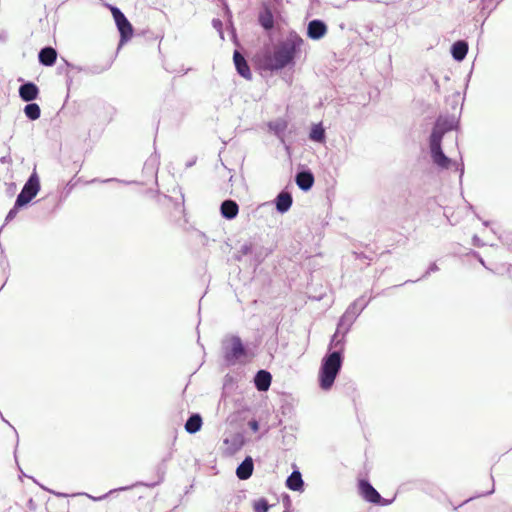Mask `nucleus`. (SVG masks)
<instances>
[{
	"instance_id": "4c0bfd02",
	"label": "nucleus",
	"mask_w": 512,
	"mask_h": 512,
	"mask_svg": "<svg viewBox=\"0 0 512 512\" xmlns=\"http://www.w3.org/2000/svg\"><path fill=\"white\" fill-rule=\"evenodd\" d=\"M254 246L255 245L252 242H245L244 244L241 245L239 253H241V255L244 256L253 254Z\"/></svg>"
},
{
	"instance_id": "c756f323",
	"label": "nucleus",
	"mask_w": 512,
	"mask_h": 512,
	"mask_svg": "<svg viewBox=\"0 0 512 512\" xmlns=\"http://www.w3.org/2000/svg\"><path fill=\"white\" fill-rule=\"evenodd\" d=\"M27 104L23 108V112L25 114V117L29 121H36L41 116V108L39 104L35 103L34 101L26 102Z\"/></svg>"
},
{
	"instance_id": "69168bd1",
	"label": "nucleus",
	"mask_w": 512,
	"mask_h": 512,
	"mask_svg": "<svg viewBox=\"0 0 512 512\" xmlns=\"http://www.w3.org/2000/svg\"><path fill=\"white\" fill-rule=\"evenodd\" d=\"M181 205L184 207V194L181 193Z\"/></svg>"
},
{
	"instance_id": "0e129e2a",
	"label": "nucleus",
	"mask_w": 512,
	"mask_h": 512,
	"mask_svg": "<svg viewBox=\"0 0 512 512\" xmlns=\"http://www.w3.org/2000/svg\"><path fill=\"white\" fill-rule=\"evenodd\" d=\"M482 224L485 226V227H488L490 226L491 222L489 220H482Z\"/></svg>"
},
{
	"instance_id": "864d4df0",
	"label": "nucleus",
	"mask_w": 512,
	"mask_h": 512,
	"mask_svg": "<svg viewBox=\"0 0 512 512\" xmlns=\"http://www.w3.org/2000/svg\"><path fill=\"white\" fill-rule=\"evenodd\" d=\"M112 181L121 182V183H124V184H131L132 183L131 181H123V180H119L117 178H109V179L101 180V182H103V183L112 182Z\"/></svg>"
},
{
	"instance_id": "09e8293b",
	"label": "nucleus",
	"mask_w": 512,
	"mask_h": 512,
	"mask_svg": "<svg viewBox=\"0 0 512 512\" xmlns=\"http://www.w3.org/2000/svg\"><path fill=\"white\" fill-rule=\"evenodd\" d=\"M0 163L2 164H12V158L10 154L4 155L0 157Z\"/></svg>"
},
{
	"instance_id": "4be33fe9",
	"label": "nucleus",
	"mask_w": 512,
	"mask_h": 512,
	"mask_svg": "<svg viewBox=\"0 0 512 512\" xmlns=\"http://www.w3.org/2000/svg\"><path fill=\"white\" fill-rule=\"evenodd\" d=\"M468 51V42L463 39L456 40L450 47L451 56L456 62H462L466 58Z\"/></svg>"
},
{
	"instance_id": "0eeeda50",
	"label": "nucleus",
	"mask_w": 512,
	"mask_h": 512,
	"mask_svg": "<svg viewBox=\"0 0 512 512\" xmlns=\"http://www.w3.org/2000/svg\"><path fill=\"white\" fill-rule=\"evenodd\" d=\"M113 19L117 30L119 32L118 50L127 42H129L134 35V27L128 20L122 10H113Z\"/></svg>"
},
{
	"instance_id": "f704fd0d",
	"label": "nucleus",
	"mask_w": 512,
	"mask_h": 512,
	"mask_svg": "<svg viewBox=\"0 0 512 512\" xmlns=\"http://www.w3.org/2000/svg\"><path fill=\"white\" fill-rule=\"evenodd\" d=\"M499 240L503 245H505L509 250L512 251V232L511 231H503L499 235Z\"/></svg>"
},
{
	"instance_id": "393cba45",
	"label": "nucleus",
	"mask_w": 512,
	"mask_h": 512,
	"mask_svg": "<svg viewBox=\"0 0 512 512\" xmlns=\"http://www.w3.org/2000/svg\"><path fill=\"white\" fill-rule=\"evenodd\" d=\"M254 471V462L251 456H246L245 459L237 466L236 476L239 480L249 479Z\"/></svg>"
},
{
	"instance_id": "bb28decb",
	"label": "nucleus",
	"mask_w": 512,
	"mask_h": 512,
	"mask_svg": "<svg viewBox=\"0 0 512 512\" xmlns=\"http://www.w3.org/2000/svg\"><path fill=\"white\" fill-rule=\"evenodd\" d=\"M288 489L296 492L304 490V481L299 470H294L286 479Z\"/></svg>"
},
{
	"instance_id": "4d7b16f0",
	"label": "nucleus",
	"mask_w": 512,
	"mask_h": 512,
	"mask_svg": "<svg viewBox=\"0 0 512 512\" xmlns=\"http://www.w3.org/2000/svg\"><path fill=\"white\" fill-rule=\"evenodd\" d=\"M62 61H63V66L66 67L69 71L71 70L72 68V64L71 62H69L68 60H66L65 58H62Z\"/></svg>"
},
{
	"instance_id": "cd10ccee",
	"label": "nucleus",
	"mask_w": 512,
	"mask_h": 512,
	"mask_svg": "<svg viewBox=\"0 0 512 512\" xmlns=\"http://www.w3.org/2000/svg\"><path fill=\"white\" fill-rule=\"evenodd\" d=\"M202 423L201 415L198 413H193L187 419L184 427L189 434H195L200 431Z\"/></svg>"
},
{
	"instance_id": "8fccbe9b",
	"label": "nucleus",
	"mask_w": 512,
	"mask_h": 512,
	"mask_svg": "<svg viewBox=\"0 0 512 512\" xmlns=\"http://www.w3.org/2000/svg\"><path fill=\"white\" fill-rule=\"evenodd\" d=\"M56 70H57V74H59V75H62V74L66 75V73H70V71L66 67H64L62 64L58 65Z\"/></svg>"
},
{
	"instance_id": "680f3d73",
	"label": "nucleus",
	"mask_w": 512,
	"mask_h": 512,
	"mask_svg": "<svg viewBox=\"0 0 512 512\" xmlns=\"http://www.w3.org/2000/svg\"><path fill=\"white\" fill-rule=\"evenodd\" d=\"M242 256H243V255H241V253H239V251H238L237 253H235V254H234V259H235L236 261H241Z\"/></svg>"
},
{
	"instance_id": "e2e57ef3",
	"label": "nucleus",
	"mask_w": 512,
	"mask_h": 512,
	"mask_svg": "<svg viewBox=\"0 0 512 512\" xmlns=\"http://www.w3.org/2000/svg\"><path fill=\"white\" fill-rule=\"evenodd\" d=\"M15 188H16L15 183H10V185H9V191L13 192V191L15 190Z\"/></svg>"
},
{
	"instance_id": "39448f33",
	"label": "nucleus",
	"mask_w": 512,
	"mask_h": 512,
	"mask_svg": "<svg viewBox=\"0 0 512 512\" xmlns=\"http://www.w3.org/2000/svg\"><path fill=\"white\" fill-rule=\"evenodd\" d=\"M41 190L40 177L34 169L24 183L16 201L24 208H27Z\"/></svg>"
},
{
	"instance_id": "7ed1b4c3",
	"label": "nucleus",
	"mask_w": 512,
	"mask_h": 512,
	"mask_svg": "<svg viewBox=\"0 0 512 512\" xmlns=\"http://www.w3.org/2000/svg\"><path fill=\"white\" fill-rule=\"evenodd\" d=\"M343 364V356L337 352H327L319 369V386L327 391L333 386Z\"/></svg>"
},
{
	"instance_id": "2f4dec72",
	"label": "nucleus",
	"mask_w": 512,
	"mask_h": 512,
	"mask_svg": "<svg viewBox=\"0 0 512 512\" xmlns=\"http://www.w3.org/2000/svg\"><path fill=\"white\" fill-rule=\"evenodd\" d=\"M439 270V267L437 265L436 262H431L428 266V268L426 269V271L422 274L421 277H419L418 279L416 280H406L405 282H403L402 284H399V285H394L392 288H398V287H401L403 285H406V284H409V283H416L420 280H423V279H426L430 276L431 273H435Z\"/></svg>"
},
{
	"instance_id": "79ce46f5",
	"label": "nucleus",
	"mask_w": 512,
	"mask_h": 512,
	"mask_svg": "<svg viewBox=\"0 0 512 512\" xmlns=\"http://www.w3.org/2000/svg\"><path fill=\"white\" fill-rule=\"evenodd\" d=\"M472 245L478 248H482L485 246V243L482 241V239L478 235H473L472 237Z\"/></svg>"
},
{
	"instance_id": "c9c22d12",
	"label": "nucleus",
	"mask_w": 512,
	"mask_h": 512,
	"mask_svg": "<svg viewBox=\"0 0 512 512\" xmlns=\"http://www.w3.org/2000/svg\"><path fill=\"white\" fill-rule=\"evenodd\" d=\"M269 507L268 501L265 498H260L254 502L255 512H268Z\"/></svg>"
},
{
	"instance_id": "f8f14e48",
	"label": "nucleus",
	"mask_w": 512,
	"mask_h": 512,
	"mask_svg": "<svg viewBox=\"0 0 512 512\" xmlns=\"http://www.w3.org/2000/svg\"><path fill=\"white\" fill-rule=\"evenodd\" d=\"M18 81L21 82L18 88V94L22 101L31 102L39 98L40 89L33 81L24 80L22 78H19Z\"/></svg>"
},
{
	"instance_id": "bf43d9fd",
	"label": "nucleus",
	"mask_w": 512,
	"mask_h": 512,
	"mask_svg": "<svg viewBox=\"0 0 512 512\" xmlns=\"http://www.w3.org/2000/svg\"><path fill=\"white\" fill-rule=\"evenodd\" d=\"M50 492L53 493L57 497H67L68 496L67 494L61 493V492H55V491H50Z\"/></svg>"
},
{
	"instance_id": "412c9836",
	"label": "nucleus",
	"mask_w": 512,
	"mask_h": 512,
	"mask_svg": "<svg viewBox=\"0 0 512 512\" xmlns=\"http://www.w3.org/2000/svg\"><path fill=\"white\" fill-rule=\"evenodd\" d=\"M80 182V178H77V173L65 184L63 189L60 191V193L57 196H54L53 198H57V201L54 205L53 210H57L61 207L62 203L67 199V197L71 194L73 189L77 186V184Z\"/></svg>"
},
{
	"instance_id": "f03ea898",
	"label": "nucleus",
	"mask_w": 512,
	"mask_h": 512,
	"mask_svg": "<svg viewBox=\"0 0 512 512\" xmlns=\"http://www.w3.org/2000/svg\"><path fill=\"white\" fill-rule=\"evenodd\" d=\"M428 148L432 165L438 171L449 170L453 167L454 170L459 173V182L462 184L465 172L462 156L460 155L459 163L451 157L447 156L443 150L442 142L428 141Z\"/></svg>"
},
{
	"instance_id": "5fc2aeb1",
	"label": "nucleus",
	"mask_w": 512,
	"mask_h": 512,
	"mask_svg": "<svg viewBox=\"0 0 512 512\" xmlns=\"http://www.w3.org/2000/svg\"><path fill=\"white\" fill-rule=\"evenodd\" d=\"M467 208H468V210H469V211H471V212H473V213H474V215H475V217H476L477 219L481 220V218H480L479 214H478V213L476 212V210H475L474 205H472L471 203L467 202Z\"/></svg>"
},
{
	"instance_id": "c03bdc74",
	"label": "nucleus",
	"mask_w": 512,
	"mask_h": 512,
	"mask_svg": "<svg viewBox=\"0 0 512 512\" xmlns=\"http://www.w3.org/2000/svg\"><path fill=\"white\" fill-rule=\"evenodd\" d=\"M248 426L253 432H257L259 430V423L257 420L252 419L248 422Z\"/></svg>"
},
{
	"instance_id": "a19ab883",
	"label": "nucleus",
	"mask_w": 512,
	"mask_h": 512,
	"mask_svg": "<svg viewBox=\"0 0 512 512\" xmlns=\"http://www.w3.org/2000/svg\"><path fill=\"white\" fill-rule=\"evenodd\" d=\"M342 326V331L340 332V335L346 337L347 333L351 329V322H338L337 328H340Z\"/></svg>"
},
{
	"instance_id": "4468645a",
	"label": "nucleus",
	"mask_w": 512,
	"mask_h": 512,
	"mask_svg": "<svg viewBox=\"0 0 512 512\" xmlns=\"http://www.w3.org/2000/svg\"><path fill=\"white\" fill-rule=\"evenodd\" d=\"M328 32V26L322 19H312L308 22L306 35L313 41H319L325 37Z\"/></svg>"
},
{
	"instance_id": "6e6d98bb",
	"label": "nucleus",
	"mask_w": 512,
	"mask_h": 512,
	"mask_svg": "<svg viewBox=\"0 0 512 512\" xmlns=\"http://www.w3.org/2000/svg\"><path fill=\"white\" fill-rule=\"evenodd\" d=\"M196 162H197V157L195 156L186 162L185 167L191 168L192 166H194L196 164Z\"/></svg>"
},
{
	"instance_id": "3c124183",
	"label": "nucleus",
	"mask_w": 512,
	"mask_h": 512,
	"mask_svg": "<svg viewBox=\"0 0 512 512\" xmlns=\"http://www.w3.org/2000/svg\"><path fill=\"white\" fill-rule=\"evenodd\" d=\"M354 255H355L356 259H366L369 261L371 260V258L364 252H354Z\"/></svg>"
},
{
	"instance_id": "dca6fc26",
	"label": "nucleus",
	"mask_w": 512,
	"mask_h": 512,
	"mask_svg": "<svg viewBox=\"0 0 512 512\" xmlns=\"http://www.w3.org/2000/svg\"><path fill=\"white\" fill-rule=\"evenodd\" d=\"M368 305L365 297H359L354 300L346 309V311L338 318V320H356L361 312Z\"/></svg>"
},
{
	"instance_id": "e433bc0d",
	"label": "nucleus",
	"mask_w": 512,
	"mask_h": 512,
	"mask_svg": "<svg viewBox=\"0 0 512 512\" xmlns=\"http://www.w3.org/2000/svg\"><path fill=\"white\" fill-rule=\"evenodd\" d=\"M224 442L225 444L231 443L233 452L238 451L243 445V440L239 435H235L231 439L226 438Z\"/></svg>"
},
{
	"instance_id": "7c9ffc66",
	"label": "nucleus",
	"mask_w": 512,
	"mask_h": 512,
	"mask_svg": "<svg viewBox=\"0 0 512 512\" xmlns=\"http://www.w3.org/2000/svg\"><path fill=\"white\" fill-rule=\"evenodd\" d=\"M494 0H480L479 3V9L480 14L484 16V20L482 22V25L484 24L485 20L490 16V14L497 8L500 1H497L495 4H493Z\"/></svg>"
},
{
	"instance_id": "72a5a7b5",
	"label": "nucleus",
	"mask_w": 512,
	"mask_h": 512,
	"mask_svg": "<svg viewBox=\"0 0 512 512\" xmlns=\"http://www.w3.org/2000/svg\"><path fill=\"white\" fill-rule=\"evenodd\" d=\"M159 166V155L155 151L153 155H151L146 162L144 163V169H158Z\"/></svg>"
},
{
	"instance_id": "1a4fd4ad",
	"label": "nucleus",
	"mask_w": 512,
	"mask_h": 512,
	"mask_svg": "<svg viewBox=\"0 0 512 512\" xmlns=\"http://www.w3.org/2000/svg\"><path fill=\"white\" fill-rule=\"evenodd\" d=\"M359 491L361 496L367 502L381 506L389 505L392 502V500L382 498L379 492L371 485L368 480L362 479L359 481Z\"/></svg>"
},
{
	"instance_id": "de8ad7c7",
	"label": "nucleus",
	"mask_w": 512,
	"mask_h": 512,
	"mask_svg": "<svg viewBox=\"0 0 512 512\" xmlns=\"http://www.w3.org/2000/svg\"><path fill=\"white\" fill-rule=\"evenodd\" d=\"M230 33H231V38H232L233 43L235 45H239L236 29L233 26H232V28L230 30Z\"/></svg>"
},
{
	"instance_id": "aec40b11",
	"label": "nucleus",
	"mask_w": 512,
	"mask_h": 512,
	"mask_svg": "<svg viewBox=\"0 0 512 512\" xmlns=\"http://www.w3.org/2000/svg\"><path fill=\"white\" fill-rule=\"evenodd\" d=\"M58 52L52 46H44L38 52V61L42 66L52 67L57 60Z\"/></svg>"
},
{
	"instance_id": "9b49d317",
	"label": "nucleus",
	"mask_w": 512,
	"mask_h": 512,
	"mask_svg": "<svg viewBox=\"0 0 512 512\" xmlns=\"http://www.w3.org/2000/svg\"><path fill=\"white\" fill-rule=\"evenodd\" d=\"M171 458H172V452H169V454L165 458H163L162 462L157 466V468H156L157 480L156 481L150 482V483L139 481V482H136L135 484L125 486V487H120L118 489L112 490V491H110V493H112L113 491L129 490V489H132L137 486L153 488V487L159 485L160 483H162L164 481V477L166 474V464L165 463L167 461H169Z\"/></svg>"
},
{
	"instance_id": "338daca9",
	"label": "nucleus",
	"mask_w": 512,
	"mask_h": 512,
	"mask_svg": "<svg viewBox=\"0 0 512 512\" xmlns=\"http://www.w3.org/2000/svg\"><path fill=\"white\" fill-rule=\"evenodd\" d=\"M390 253V250H385L381 253V256L385 255V254H389Z\"/></svg>"
},
{
	"instance_id": "a878e982",
	"label": "nucleus",
	"mask_w": 512,
	"mask_h": 512,
	"mask_svg": "<svg viewBox=\"0 0 512 512\" xmlns=\"http://www.w3.org/2000/svg\"><path fill=\"white\" fill-rule=\"evenodd\" d=\"M342 331V326L340 328H336L335 333L332 335L328 352H337L340 356H343L344 347H345V337L340 335Z\"/></svg>"
},
{
	"instance_id": "a18cd8bd",
	"label": "nucleus",
	"mask_w": 512,
	"mask_h": 512,
	"mask_svg": "<svg viewBox=\"0 0 512 512\" xmlns=\"http://www.w3.org/2000/svg\"><path fill=\"white\" fill-rule=\"evenodd\" d=\"M471 254L477 259V261L484 267H486V263L484 261V259L482 258V256L479 254V252L475 251V250H472L471 251Z\"/></svg>"
},
{
	"instance_id": "9d476101",
	"label": "nucleus",
	"mask_w": 512,
	"mask_h": 512,
	"mask_svg": "<svg viewBox=\"0 0 512 512\" xmlns=\"http://www.w3.org/2000/svg\"><path fill=\"white\" fill-rule=\"evenodd\" d=\"M294 181L301 191L308 192L315 183V177L312 170L307 165L300 164L297 167Z\"/></svg>"
},
{
	"instance_id": "f3484780",
	"label": "nucleus",
	"mask_w": 512,
	"mask_h": 512,
	"mask_svg": "<svg viewBox=\"0 0 512 512\" xmlns=\"http://www.w3.org/2000/svg\"><path fill=\"white\" fill-rule=\"evenodd\" d=\"M233 63L236 72L239 76L243 77L246 80L252 79V72L249 63L245 56L241 54L240 51L237 49H235L233 52Z\"/></svg>"
},
{
	"instance_id": "20e7f679",
	"label": "nucleus",
	"mask_w": 512,
	"mask_h": 512,
	"mask_svg": "<svg viewBox=\"0 0 512 512\" xmlns=\"http://www.w3.org/2000/svg\"><path fill=\"white\" fill-rule=\"evenodd\" d=\"M459 127V117H456L454 114L439 115L433 123L428 141L443 142L446 133L458 130Z\"/></svg>"
},
{
	"instance_id": "58836bf2",
	"label": "nucleus",
	"mask_w": 512,
	"mask_h": 512,
	"mask_svg": "<svg viewBox=\"0 0 512 512\" xmlns=\"http://www.w3.org/2000/svg\"><path fill=\"white\" fill-rule=\"evenodd\" d=\"M428 2V0H410L409 7L413 11H417L424 8L428 4Z\"/></svg>"
},
{
	"instance_id": "a211bd4d",
	"label": "nucleus",
	"mask_w": 512,
	"mask_h": 512,
	"mask_svg": "<svg viewBox=\"0 0 512 512\" xmlns=\"http://www.w3.org/2000/svg\"><path fill=\"white\" fill-rule=\"evenodd\" d=\"M278 247V240L273 239L268 246H254L253 261L255 265H260L270 256Z\"/></svg>"
},
{
	"instance_id": "f257e3e1",
	"label": "nucleus",
	"mask_w": 512,
	"mask_h": 512,
	"mask_svg": "<svg viewBox=\"0 0 512 512\" xmlns=\"http://www.w3.org/2000/svg\"><path fill=\"white\" fill-rule=\"evenodd\" d=\"M303 38L290 30L285 39L278 42L275 48L265 45L253 56V63L259 71L277 74L284 69H294L301 57Z\"/></svg>"
},
{
	"instance_id": "13d9d810",
	"label": "nucleus",
	"mask_w": 512,
	"mask_h": 512,
	"mask_svg": "<svg viewBox=\"0 0 512 512\" xmlns=\"http://www.w3.org/2000/svg\"><path fill=\"white\" fill-rule=\"evenodd\" d=\"M106 7L110 10L111 14L113 15V10H121L119 7H117L116 5L114 4H109L107 3L106 4Z\"/></svg>"
},
{
	"instance_id": "ddd939ff",
	"label": "nucleus",
	"mask_w": 512,
	"mask_h": 512,
	"mask_svg": "<svg viewBox=\"0 0 512 512\" xmlns=\"http://www.w3.org/2000/svg\"><path fill=\"white\" fill-rule=\"evenodd\" d=\"M277 213L283 215L287 213L293 205V196L288 187L281 189L273 200Z\"/></svg>"
},
{
	"instance_id": "423d86ee",
	"label": "nucleus",
	"mask_w": 512,
	"mask_h": 512,
	"mask_svg": "<svg viewBox=\"0 0 512 512\" xmlns=\"http://www.w3.org/2000/svg\"><path fill=\"white\" fill-rule=\"evenodd\" d=\"M224 360L227 365H235L236 362L246 356L247 351L239 336H232L222 344Z\"/></svg>"
},
{
	"instance_id": "774afa93",
	"label": "nucleus",
	"mask_w": 512,
	"mask_h": 512,
	"mask_svg": "<svg viewBox=\"0 0 512 512\" xmlns=\"http://www.w3.org/2000/svg\"><path fill=\"white\" fill-rule=\"evenodd\" d=\"M473 498H474V497H470L469 499H466V500L463 502V504H465V503L469 502V501H470L471 499H473Z\"/></svg>"
},
{
	"instance_id": "6ab92c4d",
	"label": "nucleus",
	"mask_w": 512,
	"mask_h": 512,
	"mask_svg": "<svg viewBox=\"0 0 512 512\" xmlns=\"http://www.w3.org/2000/svg\"><path fill=\"white\" fill-rule=\"evenodd\" d=\"M239 213V205L233 199H225L220 204V215L226 220H233Z\"/></svg>"
},
{
	"instance_id": "2eb2a0df",
	"label": "nucleus",
	"mask_w": 512,
	"mask_h": 512,
	"mask_svg": "<svg viewBox=\"0 0 512 512\" xmlns=\"http://www.w3.org/2000/svg\"><path fill=\"white\" fill-rule=\"evenodd\" d=\"M267 128L284 146L289 150V145L285 143V132L288 128V121L282 117L267 122Z\"/></svg>"
},
{
	"instance_id": "6e6552de",
	"label": "nucleus",
	"mask_w": 512,
	"mask_h": 512,
	"mask_svg": "<svg viewBox=\"0 0 512 512\" xmlns=\"http://www.w3.org/2000/svg\"><path fill=\"white\" fill-rule=\"evenodd\" d=\"M257 23L266 35L272 36L275 33V17L269 2L263 1L261 3Z\"/></svg>"
},
{
	"instance_id": "49530a36",
	"label": "nucleus",
	"mask_w": 512,
	"mask_h": 512,
	"mask_svg": "<svg viewBox=\"0 0 512 512\" xmlns=\"http://www.w3.org/2000/svg\"><path fill=\"white\" fill-rule=\"evenodd\" d=\"M491 481H492V486H491V489L486 491V492H483V493H479L477 494L476 497H481V496H486V495H491L493 492H494V479H493V476H491Z\"/></svg>"
},
{
	"instance_id": "ea45409f",
	"label": "nucleus",
	"mask_w": 512,
	"mask_h": 512,
	"mask_svg": "<svg viewBox=\"0 0 512 512\" xmlns=\"http://www.w3.org/2000/svg\"><path fill=\"white\" fill-rule=\"evenodd\" d=\"M212 26L217 32L219 33V36L221 39H224V31H223V22L219 18H213L212 19Z\"/></svg>"
},
{
	"instance_id": "052dcab7",
	"label": "nucleus",
	"mask_w": 512,
	"mask_h": 512,
	"mask_svg": "<svg viewBox=\"0 0 512 512\" xmlns=\"http://www.w3.org/2000/svg\"><path fill=\"white\" fill-rule=\"evenodd\" d=\"M472 71H473V67L471 68L470 72L468 73V75L466 77V88L468 87V83H469L470 78L472 76Z\"/></svg>"
},
{
	"instance_id": "37998d69",
	"label": "nucleus",
	"mask_w": 512,
	"mask_h": 512,
	"mask_svg": "<svg viewBox=\"0 0 512 512\" xmlns=\"http://www.w3.org/2000/svg\"><path fill=\"white\" fill-rule=\"evenodd\" d=\"M65 83H66V87H67V91H68L66 98H68L69 97V91H70L71 86L73 84V77L70 75V73H66V75H65Z\"/></svg>"
},
{
	"instance_id": "5701e85b",
	"label": "nucleus",
	"mask_w": 512,
	"mask_h": 512,
	"mask_svg": "<svg viewBox=\"0 0 512 512\" xmlns=\"http://www.w3.org/2000/svg\"><path fill=\"white\" fill-rule=\"evenodd\" d=\"M308 138L310 141L324 144L327 139L326 129L323 122L312 123L309 129Z\"/></svg>"
},
{
	"instance_id": "c85d7f7f",
	"label": "nucleus",
	"mask_w": 512,
	"mask_h": 512,
	"mask_svg": "<svg viewBox=\"0 0 512 512\" xmlns=\"http://www.w3.org/2000/svg\"><path fill=\"white\" fill-rule=\"evenodd\" d=\"M114 62V58H110L106 60L104 63H96L91 65H86V74L87 75H99L103 72L109 70Z\"/></svg>"
},
{
	"instance_id": "b1692460",
	"label": "nucleus",
	"mask_w": 512,
	"mask_h": 512,
	"mask_svg": "<svg viewBox=\"0 0 512 512\" xmlns=\"http://www.w3.org/2000/svg\"><path fill=\"white\" fill-rule=\"evenodd\" d=\"M272 382V375L267 370H259L254 376V385L256 389L260 392L267 391Z\"/></svg>"
},
{
	"instance_id": "473e14b6",
	"label": "nucleus",
	"mask_w": 512,
	"mask_h": 512,
	"mask_svg": "<svg viewBox=\"0 0 512 512\" xmlns=\"http://www.w3.org/2000/svg\"><path fill=\"white\" fill-rule=\"evenodd\" d=\"M446 102L451 106L452 110H456L457 107L460 105L459 115L461 114L464 97L461 98L460 92H454L451 96L447 98Z\"/></svg>"
},
{
	"instance_id": "603ef678",
	"label": "nucleus",
	"mask_w": 512,
	"mask_h": 512,
	"mask_svg": "<svg viewBox=\"0 0 512 512\" xmlns=\"http://www.w3.org/2000/svg\"><path fill=\"white\" fill-rule=\"evenodd\" d=\"M71 70H75L76 72H83L86 74V66H79V65L72 64Z\"/></svg>"
}]
</instances>
